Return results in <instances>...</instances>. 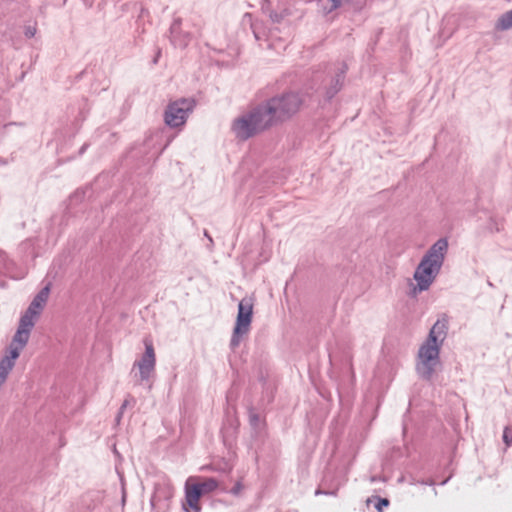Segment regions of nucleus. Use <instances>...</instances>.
Instances as JSON below:
<instances>
[{
  "instance_id": "1",
  "label": "nucleus",
  "mask_w": 512,
  "mask_h": 512,
  "mask_svg": "<svg viewBox=\"0 0 512 512\" xmlns=\"http://www.w3.org/2000/svg\"><path fill=\"white\" fill-rule=\"evenodd\" d=\"M275 114L268 103L251 111L248 115L238 118L233 124V131L242 140L262 132L277 124Z\"/></svg>"
},
{
  "instance_id": "2",
  "label": "nucleus",
  "mask_w": 512,
  "mask_h": 512,
  "mask_svg": "<svg viewBox=\"0 0 512 512\" xmlns=\"http://www.w3.org/2000/svg\"><path fill=\"white\" fill-rule=\"evenodd\" d=\"M447 247L448 243L445 239L438 240L418 265L414 278L420 290L428 289L433 282L442 265Z\"/></svg>"
},
{
  "instance_id": "3",
  "label": "nucleus",
  "mask_w": 512,
  "mask_h": 512,
  "mask_svg": "<svg viewBox=\"0 0 512 512\" xmlns=\"http://www.w3.org/2000/svg\"><path fill=\"white\" fill-rule=\"evenodd\" d=\"M440 343L429 338L420 346L418 352L417 370L426 379H430L434 368L439 362Z\"/></svg>"
},
{
  "instance_id": "4",
  "label": "nucleus",
  "mask_w": 512,
  "mask_h": 512,
  "mask_svg": "<svg viewBox=\"0 0 512 512\" xmlns=\"http://www.w3.org/2000/svg\"><path fill=\"white\" fill-rule=\"evenodd\" d=\"M267 103L275 114L277 121L281 122L297 113L303 101L298 94L290 93L282 97L272 98Z\"/></svg>"
},
{
  "instance_id": "5",
  "label": "nucleus",
  "mask_w": 512,
  "mask_h": 512,
  "mask_svg": "<svg viewBox=\"0 0 512 512\" xmlns=\"http://www.w3.org/2000/svg\"><path fill=\"white\" fill-rule=\"evenodd\" d=\"M145 346L144 354L134 362L133 369L137 370L140 381H148L153 377L156 366V353L152 339L149 337L143 340Z\"/></svg>"
},
{
  "instance_id": "6",
  "label": "nucleus",
  "mask_w": 512,
  "mask_h": 512,
  "mask_svg": "<svg viewBox=\"0 0 512 512\" xmlns=\"http://www.w3.org/2000/svg\"><path fill=\"white\" fill-rule=\"evenodd\" d=\"M194 105L195 102L192 99H180L171 102L165 110V123L170 127H180L184 125Z\"/></svg>"
},
{
  "instance_id": "7",
  "label": "nucleus",
  "mask_w": 512,
  "mask_h": 512,
  "mask_svg": "<svg viewBox=\"0 0 512 512\" xmlns=\"http://www.w3.org/2000/svg\"><path fill=\"white\" fill-rule=\"evenodd\" d=\"M253 314V303L251 299H242L238 305V315L233 331L231 343L234 346L239 344V337L246 334L250 329Z\"/></svg>"
},
{
  "instance_id": "8",
  "label": "nucleus",
  "mask_w": 512,
  "mask_h": 512,
  "mask_svg": "<svg viewBox=\"0 0 512 512\" xmlns=\"http://www.w3.org/2000/svg\"><path fill=\"white\" fill-rule=\"evenodd\" d=\"M196 481H198L197 476H190L185 482V503L183 504V507L187 512L201 511L200 499L203 495L200 492Z\"/></svg>"
},
{
  "instance_id": "9",
  "label": "nucleus",
  "mask_w": 512,
  "mask_h": 512,
  "mask_svg": "<svg viewBox=\"0 0 512 512\" xmlns=\"http://www.w3.org/2000/svg\"><path fill=\"white\" fill-rule=\"evenodd\" d=\"M30 337V331L18 327L12 342L7 350V352L12 354V358H18L21 351L26 346Z\"/></svg>"
},
{
  "instance_id": "10",
  "label": "nucleus",
  "mask_w": 512,
  "mask_h": 512,
  "mask_svg": "<svg viewBox=\"0 0 512 512\" xmlns=\"http://www.w3.org/2000/svg\"><path fill=\"white\" fill-rule=\"evenodd\" d=\"M51 291V283H48L41 291L37 293L27 309L30 313L35 312L40 315L44 309Z\"/></svg>"
},
{
  "instance_id": "11",
  "label": "nucleus",
  "mask_w": 512,
  "mask_h": 512,
  "mask_svg": "<svg viewBox=\"0 0 512 512\" xmlns=\"http://www.w3.org/2000/svg\"><path fill=\"white\" fill-rule=\"evenodd\" d=\"M447 330L448 318L446 316H443L442 318L438 319L436 323L432 326L428 338L430 339V341H436L442 344L446 338Z\"/></svg>"
},
{
  "instance_id": "12",
  "label": "nucleus",
  "mask_w": 512,
  "mask_h": 512,
  "mask_svg": "<svg viewBox=\"0 0 512 512\" xmlns=\"http://www.w3.org/2000/svg\"><path fill=\"white\" fill-rule=\"evenodd\" d=\"M197 478L198 481H196V484L202 495L209 494L218 488V481L214 478L202 476H197Z\"/></svg>"
},
{
  "instance_id": "13",
  "label": "nucleus",
  "mask_w": 512,
  "mask_h": 512,
  "mask_svg": "<svg viewBox=\"0 0 512 512\" xmlns=\"http://www.w3.org/2000/svg\"><path fill=\"white\" fill-rule=\"evenodd\" d=\"M173 495L174 487L171 484L167 483L162 486L159 485L154 493L152 503L156 504L162 496L165 497L167 500H170L173 497Z\"/></svg>"
},
{
  "instance_id": "14",
  "label": "nucleus",
  "mask_w": 512,
  "mask_h": 512,
  "mask_svg": "<svg viewBox=\"0 0 512 512\" xmlns=\"http://www.w3.org/2000/svg\"><path fill=\"white\" fill-rule=\"evenodd\" d=\"M39 315H37L35 312L30 313V310L27 309L25 313L20 318L19 326L23 329H26L31 332L32 328L35 325V321L38 318Z\"/></svg>"
},
{
  "instance_id": "15",
  "label": "nucleus",
  "mask_w": 512,
  "mask_h": 512,
  "mask_svg": "<svg viewBox=\"0 0 512 512\" xmlns=\"http://www.w3.org/2000/svg\"><path fill=\"white\" fill-rule=\"evenodd\" d=\"M17 358H12V354L7 352L0 361V373L9 375L15 365Z\"/></svg>"
},
{
  "instance_id": "16",
  "label": "nucleus",
  "mask_w": 512,
  "mask_h": 512,
  "mask_svg": "<svg viewBox=\"0 0 512 512\" xmlns=\"http://www.w3.org/2000/svg\"><path fill=\"white\" fill-rule=\"evenodd\" d=\"M496 27L499 30H507L512 27V10L506 12L498 19Z\"/></svg>"
},
{
  "instance_id": "17",
  "label": "nucleus",
  "mask_w": 512,
  "mask_h": 512,
  "mask_svg": "<svg viewBox=\"0 0 512 512\" xmlns=\"http://www.w3.org/2000/svg\"><path fill=\"white\" fill-rule=\"evenodd\" d=\"M503 441L507 446H512V427H506L504 429Z\"/></svg>"
},
{
  "instance_id": "18",
  "label": "nucleus",
  "mask_w": 512,
  "mask_h": 512,
  "mask_svg": "<svg viewBox=\"0 0 512 512\" xmlns=\"http://www.w3.org/2000/svg\"><path fill=\"white\" fill-rule=\"evenodd\" d=\"M388 505H389V501L387 499H380L379 503L377 505V509L379 511H382V506H388Z\"/></svg>"
},
{
  "instance_id": "19",
  "label": "nucleus",
  "mask_w": 512,
  "mask_h": 512,
  "mask_svg": "<svg viewBox=\"0 0 512 512\" xmlns=\"http://www.w3.org/2000/svg\"><path fill=\"white\" fill-rule=\"evenodd\" d=\"M332 2H333V7H338V5H339L338 0H332Z\"/></svg>"
}]
</instances>
